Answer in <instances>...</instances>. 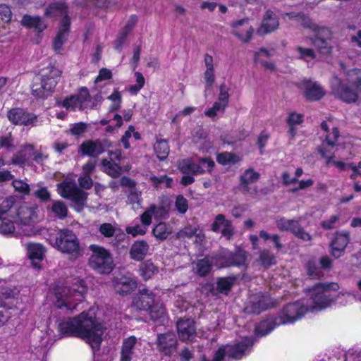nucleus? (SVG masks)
I'll return each instance as SVG.
<instances>
[{
  "instance_id": "nucleus-1",
  "label": "nucleus",
  "mask_w": 361,
  "mask_h": 361,
  "mask_svg": "<svg viewBox=\"0 0 361 361\" xmlns=\"http://www.w3.org/2000/svg\"><path fill=\"white\" fill-rule=\"evenodd\" d=\"M57 329L61 337H75L84 340L95 353L100 350L106 328L94 314L82 312L74 317L61 321Z\"/></svg>"
},
{
  "instance_id": "nucleus-2",
  "label": "nucleus",
  "mask_w": 361,
  "mask_h": 361,
  "mask_svg": "<svg viewBox=\"0 0 361 361\" xmlns=\"http://www.w3.org/2000/svg\"><path fill=\"white\" fill-rule=\"evenodd\" d=\"M55 306L59 309L73 310L83 301L87 288L83 280H78L72 286H56L54 289Z\"/></svg>"
},
{
  "instance_id": "nucleus-3",
  "label": "nucleus",
  "mask_w": 361,
  "mask_h": 361,
  "mask_svg": "<svg viewBox=\"0 0 361 361\" xmlns=\"http://www.w3.org/2000/svg\"><path fill=\"white\" fill-rule=\"evenodd\" d=\"M338 289L339 285L338 283H324L319 282L312 287L307 288L305 292L310 293L313 307L321 310L329 307L336 300V298L329 293V290H338Z\"/></svg>"
},
{
  "instance_id": "nucleus-4",
  "label": "nucleus",
  "mask_w": 361,
  "mask_h": 361,
  "mask_svg": "<svg viewBox=\"0 0 361 361\" xmlns=\"http://www.w3.org/2000/svg\"><path fill=\"white\" fill-rule=\"evenodd\" d=\"M92 252L89 259L90 267L99 274H109L114 267L113 258L109 250L103 247L92 245Z\"/></svg>"
},
{
  "instance_id": "nucleus-5",
  "label": "nucleus",
  "mask_w": 361,
  "mask_h": 361,
  "mask_svg": "<svg viewBox=\"0 0 361 361\" xmlns=\"http://www.w3.org/2000/svg\"><path fill=\"white\" fill-rule=\"evenodd\" d=\"M278 302L269 291H259L252 294L245 306V310L251 314L258 315L277 306Z\"/></svg>"
},
{
  "instance_id": "nucleus-6",
  "label": "nucleus",
  "mask_w": 361,
  "mask_h": 361,
  "mask_svg": "<svg viewBox=\"0 0 361 361\" xmlns=\"http://www.w3.org/2000/svg\"><path fill=\"white\" fill-rule=\"evenodd\" d=\"M307 312V306L302 301L297 300L283 305L277 315V319L282 325L293 324L301 319Z\"/></svg>"
},
{
  "instance_id": "nucleus-7",
  "label": "nucleus",
  "mask_w": 361,
  "mask_h": 361,
  "mask_svg": "<svg viewBox=\"0 0 361 361\" xmlns=\"http://www.w3.org/2000/svg\"><path fill=\"white\" fill-rule=\"evenodd\" d=\"M55 245L57 249L63 253L78 254L80 242L75 233L68 229L63 228L57 232Z\"/></svg>"
},
{
  "instance_id": "nucleus-8",
  "label": "nucleus",
  "mask_w": 361,
  "mask_h": 361,
  "mask_svg": "<svg viewBox=\"0 0 361 361\" xmlns=\"http://www.w3.org/2000/svg\"><path fill=\"white\" fill-rule=\"evenodd\" d=\"M198 164L192 160L183 159L178 164L180 171L184 174L191 173L193 176L204 174L206 171L211 173L215 166V163L211 157H198Z\"/></svg>"
},
{
  "instance_id": "nucleus-9",
  "label": "nucleus",
  "mask_w": 361,
  "mask_h": 361,
  "mask_svg": "<svg viewBox=\"0 0 361 361\" xmlns=\"http://www.w3.org/2000/svg\"><path fill=\"white\" fill-rule=\"evenodd\" d=\"M112 147L111 142L108 139H89L79 145L78 152L82 157L97 158Z\"/></svg>"
},
{
  "instance_id": "nucleus-10",
  "label": "nucleus",
  "mask_w": 361,
  "mask_h": 361,
  "mask_svg": "<svg viewBox=\"0 0 361 361\" xmlns=\"http://www.w3.org/2000/svg\"><path fill=\"white\" fill-rule=\"evenodd\" d=\"M108 154L110 159L104 158L101 160L100 166L103 172L111 178H118L123 171H128L130 170V167L128 166L123 169L119 163L123 159L121 149L108 150Z\"/></svg>"
},
{
  "instance_id": "nucleus-11",
  "label": "nucleus",
  "mask_w": 361,
  "mask_h": 361,
  "mask_svg": "<svg viewBox=\"0 0 361 361\" xmlns=\"http://www.w3.org/2000/svg\"><path fill=\"white\" fill-rule=\"evenodd\" d=\"M59 195L67 200L73 202L76 205L83 207L87 200V193L82 189L77 188L75 183L63 181L57 185Z\"/></svg>"
},
{
  "instance_id": "nucleus-12",
  "label": "nucleus",
  "mask_w": 361,
  "mask_h": 361,
  "mask_svg": "<svg viewBox=\"0 0 361 361\" xmlns=\"http://www.w3.org/2000/svg\"><path fill=\"white\" fill-rule=\"evenodd\" d=\"M155 345L160 354L171 357L178 350V341L173 332L168 331L157 334Z\"/></svg>"
},
{
  "instance_id": "nucleus-13",
  "label": "nucleus",
  "mask_w": 361,
  "mask_h": 361,
  "mask_svg": "<svg viewBox=\"0 0 361 361\" xmlns=\"http://www.w3.org/2000/svg\"><path fill=\"white\" fill-rule=\"evenodd\" d=\"M331 88L334 95L345 103H354L358 99L357 92L338 77H334L331 82Z\"/></svg>"
},
{
  "instance_id": "nucleus-14",
  "label": "nucleus",
  "mask_w": 361,
  "mask_h": 361,
  "mask_svg": "<svg viewBox=\"0 0 361 361\" xmlns=\"http://www.w3.org/2000/svg\"><path fill=\"white\" fill-rule=\"evenodd\" d=\"M350 240V233L347 230L337 231L330 242V253L336 259L342 257Z\"/></svg>"
},
{
  "instance_id": "nucleus-15",
  "label": "nucleus",
  "mask_w": 361,
  "mask_h": 361,
  "mask_svg": "<svg viewBox=\"0 0 361 361\" xmlns=\"http://www.w3.org/2000/svg\"><path fill=\"white\" fill-rule=\"evenodd\" d=\"M8 121L15 126H33L37 121V116L23 108L14 107L7 112Z\"/></svg>"
},
{
  "instance_id": "nucleus-16",
  "label": "nucleus",
  "mask_w": 361,
  "mask_h": 361,
  "mask_svg": "<svg viewBox=\"0 0 361 361\" xmlns=\"http://www.w3.org/2000/svg\"><path fill=\"white\" fill-rule=\"evenodd\" d=\"M332 34L326 27L319 29L317 33L311 38L312 44L317 48L319 54L329 55L332 51L331 44Z\"/></svg>"
},
{
  "instance_id": "nucleus-17",
  "label": "nucleus",
  "mask_w": 361,
  "mask_h": 361,
  "mask_svg": "<svg viewBox=\"0 0 361 361\" xmlns=\"http://www.w3.org/2000/svg\"><path fill=\"white\" fill-rule=\"evenodd\" d=\"M216 259L224 267H240L245 265L247 255L244 250L238 249L235 252L223 251L216 256Z\"/></svg>"
},
{
  "instance_id": "nucleus-18",
  "label": "nucleus",
  "mask_w": 361,
  "mask_h": 361,
  "mask_svg": "<svg viewBox=\"0 0 361 361\" xmlns=\"http://www.w3.org/2000/svg\"><path fill=\"white\" fill-rule=\"evenodd\" d=\"M176 237L178 239L187 241L188 240H193V243L196 246H201L205 239V235L202 229L199 226H193L188 225L180 229L177 233Z\"/></svg>"
},
{
  "instance_id": "nucleus-19",
  "label": "nucleus",
  "mask_w": 361,
  "mask_h": 361,
  "mask_svg": "<svg viewBox=\"0 0 361 361\" xmlns=\"http://www.w3.org/2000/svg\"><path fill=\"white\" fill-rule=\"evenodd\" d=\"M301 85L303 89L304 97L308 102L319 101L326 94L325 90L317 82L310 79H304Z\"/></svg>"
},
{
  "instance_id": "nucleus-20",
  "label": "nucleus",
  "mask_w": 361,
  "mask_h": 361,
  "mask_svg": "<svg viewBox=\"0 0 361 361\" xmlns=\"http://www.w3.org/2000/svg\"><path fill=\"white\" fill-rule=\"evenodd\" d=\"M25 249L32 267L35 269H41V262L44 259L45 252L44 247L40 243L29 242L25 244Z\"/></svg>"
},
{
  "instance_id": "nucleus-21",
  "label": "nucleus",
  "mask_w": 361,
  "mask_h": 361,
  "mask_svg": "<svg viewBox=\"0 0 361 361\" xmlns=\"http://www.w3.org/2000/svg\"><path fill=\"white\" fill-rule=\"evenodd\" d=\"M61 76V71L55 66L50 65L42 70L41 82L44 84L45 88H48V91L52 92Z\"/></svg>"
},
{
  "instance_id": "nucleus-22",
  "label": "nucleus",
  "mask_w": 361,
  "mask_h": 361,
  "mask_svg": "<svg viewBox=\"0 0 361 361\" xmlns=\"http://www.w3.org/2000/svg\"><path fill=\"white\" fill-rule=\"evenodd\" d=\"M155 302V294L150 290L145 288L139 289L133 297V304L140 310L147 311Z\"/></svg>"
},
{
  "instance_id": "nucleus-23",
  "label": "nucleus",
  "mask_w": 361,
  "mask_h": 361,
  "mask_svg": "<svg viewBox=\"0 0 361 361\" xmlns=\"http://www.w3.org/2000/svg\"><path fill=\"white\" fill-rule=\"evenodd\" d=\"M178 337L182 341H192L196 334V326L191 319H180L176 323Z\"/></svg>"
},
{
  "instance_id": "nucleus-24",
  "label": "nucleus",
  "mask_w": 361,
  "mask_h": 361,
  "mask_svg": "<svg viewBox=\"0 0 361 361\" xmlns=\"http://www.w3.org/2000/svg\"><path fill=\"white\" fill-rule=\"evenodd\" d=\"M221 226H223L221 231V235L228 240L231 239L234 235L232 221L226 219L225 215L222 214H217L215 216L214 221L211 225V230L216 233L219 231Z\"/></svg>"
},
{
  "instance_id": "nucleus-25",
  "label": "nucleus",
  "mask_w": 361,
  "mask_h": 361,
  "mask_svg": "<svg viewBox=\"0 0 361 361\" xmlns=\"http://www.w3.org/2000/svg\"><path fill=\"white\" fill-rule=\"evenodd\" d=\"M253 344L252 337H243L240 342L231 346L228 351V355L229 357L240 360L245 355L246 351L250 350Z\"/></svg>"
},
{
  "instance_id": "nucleus-26",
  "label": "nucleus",
  "mask_w": 361,
  "mask_h": 361,
  "mask_svg": "<svg viewBox=\"0 0 361 361\" xmlns=\"http://www.w3.org/2000/svg\"><path fill=\"white\" fill-rule=\"evenodd\" d=\"M278 316L269 315L255 326V334L257 336H265L271 333L276 326L282 325L277 319Z\"/></svg>"
},
{
  "instance_id": "nucleus-27",
  "label": "nucleus",
  "mask_w": 361,
  "mask_h": 361,
  "mask_svg": "<svg viewBox=\"0 0 361 361\" xmlns=\"http://www.w3.org/2000/svg\"><path fill=\"white\" fill-rule=\"evenodd\" d=\"M149 245L145 240L133 242L129 250L130 258L134 261L142 262L149 252Z\"/></svg>"
},
{
  "instance_id": "nucleus-28",
  "label": "nucleus",
  "mask_w": 361,
  "mask_h": 361,
  "mask_svg": "<svg viewBox=\"0 0 361 361\" xmlns=\"http://www.w3.org/2000/svg\"><path fill=\"white\" fill-rule=\"evenodd\" d=\"M136 287V281L130 277L122 276L114 281V288L121 295L130 294Z\"/></svg>"
},
{
  "instance_id": "nucleus-29",
  "label": "nucleus",
  "mask_w": 361,
  "mask_h": 361,
  "mask_svg": "<svg viewBox=\"0 0 361 361\" xmlns=\"http://www.w3.org/2000/svg\"><path fill=\"white\" fill-rule=\"evenodd\" d=\"M137 339L135 336L126 338L122 341L120 361H132Z\"/></svg>"
},
{
  "instance_id": "nucleus-30",
  "label": "nucleus",
  "mask_w": 361,
  "mask_h": 361,
  "mask_svg": "<svg viewBox=\"0 0 361 361\" xmlns=\"http://www.w3.org/2000/svg\"><path fill=\"white\" fill-rule=\"evenodd\" d=\"M279 25L278 18L276 15L271 10L265 12L264 16L261 29L264 34H269L275 31Z\"/></svg>"
},
{
  "instance_id": "nucleus-31",
  "label": "nucleus",
  "mask_w": 361,
  "mask_h": 361,
  "mask_svg": "<svg viewBox=\"0 0 361 361\" xmlns=\"http://www.w3.org/2000/svg\"><path fill=\"white\" fill-rule=\"evenodd\" d=\"M259 178L260 173L253 168H249L240 176V187L244 192H249L250 185L257 182Z\"/></svg>"
},
{
  "instance_id": "nucleus-32",
  "label": "nucleus",
  "mask_w": 361,
  "mask_h": 361,
  "mask_svg": "<svg viewBox=\"0 0 361 361\" xmlns=\"http://www.w3.org/2000/svg\"><path fill=\"white\" fill-rule=\"evenodd\" d=\"M257 262L264 270L269 269L277 263L276 255L268 249L259 250Z\"/></svg>"
},
{
  "instance_id": "nucleus-33",
  "label": "nucleus",
  "mask_w": 361,
  "mask_h": 361,
  "mask_svg": "<svg viewBox=\"0 0 361 361\" xmlns=\"http://www.w3.org/2000/svg\"><path fill=\"white\" fill-rule=\"evenodd\" d=\"M22 25L27 28H35L37 32H43L47 28V25L39 16H32L25 14L21 20Z\"/></svg>"
},
{
  "instance_id": "nucleus-34",
  "label": "nucleus",
  "mask_w": 361,
  "mask_h": 361,
  "mask_svg": "<svg viewBox=\"0 0 361 361\" xmlns=\"http://www.w3.org/2000/svg\"><path fill=\"white\" fill-rule=\"evenodd\" d=\"M340 136L338 128L334 127L332 131L326 135L325 139L322 141L321 145L317 147V152L321 156H325V146L329 145L331 148L336 145V142Z\"/></svg>"
},
{
  "instance_id": "nucleus-35",
  "label": "nucleus",
  "mask_w": 361,
  "mask_h": 361,
  "mask_svg": "<svg viewBox=\"0 0 361 361\" xmlns=\"http://www.w3.org/2000/svg\"><path fill=\"white\" fill-rule=\"evenodd\" d=\"M150 319L154 322L163 323L164 322L166 310L163 305L154 302L148 309Z\"/></svg>"
},
{
  "instance_id": "nucleus-36",
  "label": "nucleus",
  "mask_w": 361,
  "mask_h": 361,
  "mask_svg": "<svg viewBox=\"0 0 361 361\" xmlns=\"http://www.w3.org/2000/svg\"><path fill=\"white\" fill-rule=\"evenodd\" d=\"M236 276L219 277L216 281V290L220 293L228 294L233 288Z\"/></svg>"
},
{
  "instance_id": "nucleus-37",
  "label": "nucleus",
  "mask_w": 361,
  "mask_h": 361,
  "mask_svg": "<svg viewBox=\"0 0 361 361\" xmlns=\"http://www.w3.org/2000/svg\"><path fill=\"white\" fill-rule=\"evenodd\" d=\"M154 150L159 160H164L169 154V145L167 140L157 139L154 145Z\"/></svg>"
},
{
  "instance_id": "nucleus-38",
  "label": "nucleus",
  "mask_w": 361,
  "mask_h": 361,
  "mask_svg": "<svg viewBox=\"0 0 361 361\" xmlns=\"http://www.w3.org/2000/svg\"><path fill=\"white\" fill-rule=\"evenodd\" d=\"M156 271H157V267L151 260L142 262L139 267L140 275L145 281L151 279Z\"/></svg>"
},
{
  "instance_id": "nucleus-39",
  "label": "nucleus",
  "mask_w": 361,
  "mask_h": 361,
  "mask_svg": "<svg viewBox=\"0 0 361 361\" xmlns=\"http://www.w3.org/2000/svg\"><path fill=\"white\" fill-rule=\"evenodd\" d=\"M240 161L239 156L234 153L228 152H223L217 154L216 161L223 166H226L230 164H235Z\"/></svg>"
},
{
  "instance_id": "nucleus-40",
  "label": "nucleus",
  "mask_w": 361,
  "mask_h": 361,
  "mask_svg": "<svg viewBox=\"0 0 361 361\" xmlns=\"http://www.w3.org/2000/svg\"><path fill=\"white\" fill-rule=\"evenodd\" d=\"M152 233L157 239L164 240L168 238L171 231L166 223L160 222L153 228Z\"/></svg>"
},
{
  "instance_id": "nucleus-41",
  "label": "nucleus",
  "mask_w": 361,
  "mask_h": 361,
  "mask_svg": "<svg viewBox=\"0 0 361 361\" xmlns=\"http://www.w3.org/2000/svg\"><path fill=\"white\" fill-rule=\"evenodd\" d=\"M348 80L358 92H361V69L353 68L348 71Z\"/></svg>"
},
{
  "instance_id": "nucleus-42",
  "label": "nucleus",
  "mask_w": 361,
  "mask_h": 361,
  "mask_svg": "<svg viewBox=\"0 0 361 361\" xmlns=\"http://www.w3.org/2000/svg\"><path fill=\"white\" fill-rule=\"evenodd\" d=\"M75 97L77 103L79 105V109H84L85 104L90 100V94L89 90L86 87H81L78 92V94L72 95Z\"/></svg>"
},
{
  "instance_id": "nucleus-43",
  "label": "nucleus",
  "mask_w": 361,
  "mask_h": 361,
  "mask_svg": "<svg viewBox=\"0 0 361 361\" xmlns=\"http://www.w3.org/2000/svg\"><path fill=\"white\" fill-rule=\"evenodd\" d=\"M197 274L202 277H204L209 274L212 269V264L209 260L204 257L198 259L196 264Z\"/></svg>"
},
{
  "instance_id": "nucleus-44",
  "label": "nucleus",
  "mask_w": 361,
  "mask_h": 361,
  "mask_svg": "<svg viewBox=\"0 0 361 361\" xmlns=\"http://www.w3.org/2000/svg\"><path fill=\"white\" fill-rule=\"evenodd\" d=\"M298 222V221L295 219H286L281 217L276 221V226L281 231H290L292 233Z\"/></svg>"
},
{
  "instance_id": "nucleus-45",
  "label": "nucleus",
  "mask_w": 361,
  "mask_h": 361,
  "mask_svg": "<svg viewBox=\"0 0 361 361\" xmlns=\"http://www.w3.org/2000/svg\"><path fill=\"white\" fill-rule=\"evenodd\" d=\"M88 125L82 121L75 123L71 125L68 133L73 136L82 137L87 130Z\"/></svg>"
},
{
  "instance_id": "nucleus-46",
  "label": "nucleus",
  "mask_w": 361,
  "mask_h": 361,
  "mask_svg": "<svg viewBox=\"0 0 361 361\" xmlns=\"http://www.w3.org/2000/svg\"><path fill=\"white\" fill-rule=\"evenodd\" d=\"M51 211L61 219H65L68 215L67 207L60 200H56L53 202Z\"/></svg>"
},
{
  "instance_id": "nucleus-47",
  "label": "nucleus",
  "mask_w": 361,
  "mask_h": 361,
  "mask_svg": "<svg viewBox=\"0 0 361 361\" xmlns=\"http://www.w3.org/2000/svg\"><path fill=\"white\" fill-rule=\"evenodd\" d=\"M32 94L37 98L44 99L47 98L51 92L48 91V88H45L44 84L33 83L32 87Z\"/></svg>"
},
{
  "instance_id": "nucleus-48",
  "label": "nucleus",
  "mask_w": 361,
  "mask_h": 361,
  "mask_svg": "<svg viewBox=\"0 0 361 361\" xmlns=\"http://www.w3.org/2000/svg\"><path fill=\"white\" fill-rule=\"evenodd\" d=\"M0 215V233L3 235L13 234L15 231L14 222L7 218H2Z\"/></svg>"
},
{
  "instance_id": "nucleus-49",
  "label": "nucleus",
  "mask_w": 361,
  "mask_h": 361,
  "mask_svg": "<svg viewBox=\"0 0 361 361\" xmlns=\"http://www.w3.org/2000/svg\"><path fill=\"white\" fill-rule=\"evenodd\" d=\"M228 106V105L217 100L213 104L212 107L209 108L204 111V114L206 116L214 118L216 116L218 111L224 113Z\"/></svg>"
},
{
  "instance_id": "nucleus-50",
  "label": "nucleus",
  "mask_w": 361,
  "mask_h": 361,
  "mask_svg": "<svg viewBox=\"0 0 361 361\" xmlns=\"http://www.w3.org/2000/svg\"><path fill=\"white\" fill-rule=\"evenodd\" d=\"M150 180L156 188H159L161 183H164L166 188H171L172 187L173 179L166 175L160 176H152L150 177Z\"/></svg>"
},
{
  "instance_id": "nucleus-51",
  "label": "nucleus",
  "mask_w": 361,
  "mask_h": 361,
  "mask_svg": "<svg viewBox=\"0 0 361 361\" xmlns=\"http://www.w3.org/2000/svg\"><path fill=\"white\" fill-rule=\"evenodd\" d=\"M12 185L15 191L21 194L22 195H28L30 192V188L29 184L21 179H14L12 181Z\"/></svg>"
},
{
  "instance_id": "nucleus-52",
  "label": "nucleus",
  "mask_w": 361,
  "mask_h": 361,
  "mask_svg": "<svg viewBox=\"0 0 361 361\" xmlns=\"http://www.w3.org/2000/svg\"><path fill=\"white\" fill-rule=\"evenodd\" d=\"M306 270L308 276L311 279H319L322 276V272L314 260H309L307 262Z\"/></svg>"
},
{
  "instance_id": "nucleus-53",
  "label": "nucleus",
  "mask_w": 361,
  "mask_h": 361,
  "mask_svg": "<svg viewBox=\"0 0 361 361\" xmlns=\"http://www.w3.org/2000/svg\"><path fill=\"white\" fill-rule=\"evenodd\" d=\"M270 133L266 130L261 131L258 135L257 145L259 148L260 155H263L264 154L265 147L267 141L270 139Z\"/></svg>"
},
{
  "instance_id": "nucleus-54",
  "label": "nucleus",
  "mask_w": 361,
  "mask_h": 361,
  "mask_svg": "<svg viewBox=\"0 0 361 361\" xmlns=\"http://www.w3.org/2000/svg\"><path fill=\"white\" fill-rule=\"evenodd\" d=\"M175 207L178 213L185 214L188 209V200L183 195H177L175 200Z\"/></svg>"
},
{
  "instance_id": "nucleus-55",
  "label": "nucleus",
  "mask_w": 361,
  "mask_h": 361,
  "mask_svg": "<svg viewBox=\"0 0 361 361\" xmlns=\"http://www.w3.org/2000/svg\"><path fill=\"white\" fill-rule=\"evenodd\" d=\"M304 122V115L302 114L291 111L286 118V123L288 126H297Z\"/></svg>"
},
{
  "instance_id": "nucleus-56",
  "label": "nucleus",
  "mask_w": 361,
  "mask_h": 361,
  "mask_svg": "<svg viewBox=\"0 0 361 361\" xmlns=\"http://www.w3.org/2000/svg\"><path fill=\"white\" fill-rule=\"evenodd\" d=\"M292 233L298 238L303 241H310L312 239L311 235L305 231V229L300 226L299 222L293 228Z\"/></svg>"
},
{
  "instance_id": "nucleus-57",
  "label": "nucleus",
  "mask_w": 361,
  "mask_h": 361,
  "mask_svg": "<svg viewBox=\"0 0 361 361\" xmlns=\"http://www.w3.org/2000/svg\"><path fill=\"white\" fill-rule=\"evenodd\" d=\"M70 27L71 19L68 15L66 14L60 23L59 29L57 34H61V35L68 37L70 32Z\"/></svg>"
},
{
  "instance_id": "nucleus-58",
  "label": "nucleus",
  "mask_w": 361,
  "mask_h": 361,
  "mask_svg": "<svg viewBox=\"0 0 361 361\" xmlns=\"http://www.w3.org/2000/svg\"><path fill=\"white\" fill-rule=\"evenodd\" d=\"M340 219L339 215H332L329 219L321 221L320 226L324 230H331L336 228V224Z\"/></svg>"
},
{
  "instance_id": "nucleus-59",
  "label": "nucleus",
  "mask_w": 361,
  "mask_h": 361,
  "mask_svg": "<svg viewBox=\"0 0 361 361\" xmlns=\"http://www.w3.org/2000/svg\"><path fill=\"white\" fill-rule=\"evenodd\" d=\"M99 231L106 238H111L114 235L116 228L109 223H104L99 226Z\"/></svg>"
},
{
  "instance_id": "nucleus-60",
  "label": "nucleus",
  "mask_w": 361,
  "mask_h": 361,
  "mask_svg": "<svg viewBox=\"0 0 361 361\" xmlns=\"http://www.w3.org/2000/svg\"><path fill=\"white\" fill-rule=\"evenodd\" d=\"M66 36L57 34L53 42V48L56 54H61L63 50V45L67 40Z\"/></svg>"
},
{
  "instance_id": "nucleus-61",
  "label": "nucleus",
  "mask_w": 361,
  "mask_h": 361,
  "mask_svg": "<svg viewBox=\"0 0 361 361\" xmlns=\"http://www.w3.org/2000/svg\"><path fill=\"white\" fill-rule=\"evenodd\" d=\"M74 99L75 97L71 95L65 98L61 104L59 103V105L64 107L66 110L75 111L77 108L79 109V105Z\"/></svg>"
},
{
  "instance_id": "nucleus-62",
  "label": "nucleus",
  "mask_w": 361,
  "mask_h": 361,
  "mask_svg": "<svg viewBox=\"0 0 361 361\" xmlns=\"http://www.w3.org/2000/svg\"><path fill=\"white\" fill-rule=\"evenodd\" d=\"M128 35V33H127L126 32H124L123 30L118 34V35L117 36V37L114 43V48L116 51H118L119 52L121 51V50L126 43Z\"/></svg>"
},
{
  "instance_id": "nucleus-63",
  "label": "nucleus",
  "mask_w": 361,
  "mask_h": 361,
  "mask_svg": "<svg viewBox=\"0 0 361 361\" xmlns=\"http://www.w3.org/2000/svg\"><path fill=\"white\" fill-rule=\"evenodd\" d=\"M297 23L305 28H314V24L312 23L310 16L302 12H300Z\"/></svg>"
},
{
  "instance_id": "nucleus-64",
  "label": "nucleus",
  "mask_w": 361,
  "mask_h": 361,
  "mask_svg": "<svg viewBox=\"0 0 361 361\" xmlns=\"http://www.w3.org/2000/svg\"><path fill=\"white\" fill-rule=\"evenodd\" d=\"M12 18L11 8L6 4H0V19L6 23L10 22Z\"/></svg>"
}]
</instances>
